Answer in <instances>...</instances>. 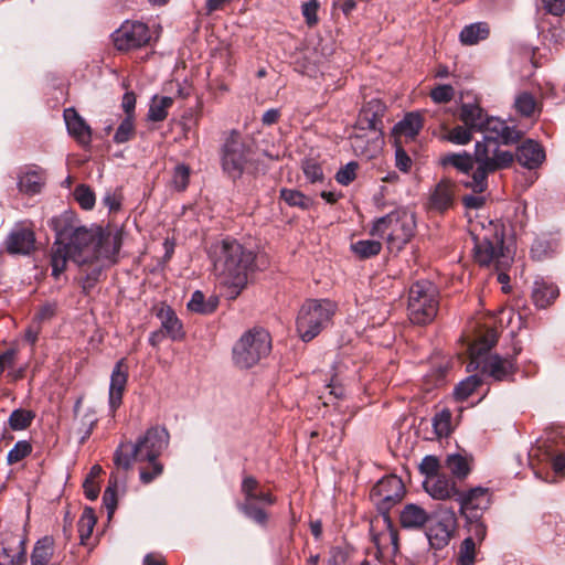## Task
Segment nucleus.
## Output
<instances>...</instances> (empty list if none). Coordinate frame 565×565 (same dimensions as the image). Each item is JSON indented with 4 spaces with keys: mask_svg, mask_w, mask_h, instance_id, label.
<instances>
[{
    "mask_svg": "<svg viewBox=\"0 0 565 565\" xmlns=\"http://www.w3.org/2000/svg\"><path fill=\"white\" fill-rule=\"evenodd\" d=\"M51 226L56 236L51 253L54 278L57 279L64 273L68 259L78 266L95 265L93 275H88L85 279V289L94 284L104 267L117 262L122 243L120 231L77 226L71 214L54 217Z\"/></svg>",
    "mask_w": 565,
    "mask_h": 565,
    "instance_id": "f257e3e1",
    "label": "nucleus"
},
{
    "mask_svg": "<svg viewBox=\"0 0 565 565\" xmlns=\"http://www.w3.org/2000/svg\"><path fill=\"white\" fill-rule=\"evenodd\" d=\"M215 275L226 288V297L235 299L246 287L255 254L235 239L225 238L211 248Z\"/></svg>",
    "mask_w": 565,
    "mask_h": 565,
    "instance_id": "f03ea898",
    "label": "nucleus"
},
{
    "mask_svg": "<svg viewBox=\"0 0 565 565\" xmlns=\"http://www.w3.org/2000/svg\"><path fill=\"white\" fill-rule=\"evenodd\" d=\"M470 233L475 242L473 258L480 266H493L495 270L507 269L512 256L503 247V232L493 221L473 222Z\"/></svg>",
    "mask_w": 565,
    "mask_h": 565,
    "instance_id": "7ed1b4c3",
    "label": "nucleus"
},
{
    "mask_svg": "<svg viewBox=\"0 0 565 565\" xmlns=\"http://www.w3.org/2000/svg\"><path fill=\"white\" fill-rule=\"evenodd\" d=\"M513 160L514 154L502 150L495 138L484 136L481 141L476 142L473 152L476 169L472 171L471 180L465 183L466 188L475 193L484 192L488 189V175L510 167Z\"/></svg>",
    "mask_w": 565,
    "mask_h": 565,
    "instance_id": "20e7f679",
    "label": "nucleus"
},
{
    "mask_svg": "<svg viewBox=\"0 0 565 565\" xmlns=\"http://www.w3.org/2000/svg\"><path fill=\"white\" fill-rule=\"evenodd\" d=\"M169 433L163 426H153L146 430L136 443H121L115 452V463L129 469L134 461H158V457L169 445Z\"/></svg>",
    "mask_w": 565,
    "mask_h": 565,
    "instance_id": "39448f33",
    "label": "nucleus"
},
{
    "mask_svg": "<svg viewBox=\"0 0 565 565\" xmlns=\"http://www.w3.org/2000/svg\"><path fill=\"white\" fill-rule=\"evenodd\" d=\"M495 342L497 334L493 330H488L478 337L468 349L470 362L467 365V371L472 372L481 367L484 374H488L495 381H510L516 372V364L513 358L491 355L483 360V356Z\"/></svg>",
    "mask_w": 565,
    "mask_h": 565,
    "instance_id": "423d86ee",
    "label": "nucleus"
},
{
    "mask_svg": "<svg viewBox=\"0 0 565 565\" xmlns=\"http://www.w3.org/2000/svg\"><path fill=\"white\" fill-rule=\"evenodd\" d=\"M337 311L335 302L329 299H308L300 307L296 328L302 341L315 339L332 320Z\"/></svg>",
    "mask_w": 565,
    "mask_h": 565,
    "instance_id": "0eeeda50",
    "label": "nucleus"
},
{
    "mask_svg": "<svg viewBox=\"0 0 565 565\" xmlns=\"http://www.w3.org/2000/svg\"><path fill=\"white\" fill-rule=\"evenodd\" d=\"M414 230V216L407 211L396 210L376 220L371 234L385 238L391 252H398L411 241Z\"/></svg>",
    "mask_w": 565,
    "mask_h": 565,
    "instance_id": "6e6552de",
    "label": "nucleus"
},
{
    "mask_svg": "<svg viewBox=\"0 0 565 565\" xmlns=\"http://www.w3.org/2000/svg\"><path fill=\"white\" fill-rule=\"evenodd\" d=\"M271 350L269 333L262 329L246 331L234 344L233 362L241 369H249L267 356Z\"/></svg>",
    "mask_w": 565,
    "mask_h": 565,
    "instance_id": "1a4fd4ad",
    "label": "nucleus"
},
{
    "mask_svg": "<svg viewBox=\"0 0 565 565\" xmlns=\"http://www.w3.org/2000/svg\"><path fill=\"white\" fill-rule=\"evenodd\" d=\"M439 306L438 290L427 280L416 281L408 292V316L413 323L426 324L434 320Z\"/></svg>",
    "mask_w": 565,
    "mask_h": 565,
    "instance_id": "9d476101",
    "label": "nucleus"
},
{
    "mask_svg": "<svg viewBox=\"0 0 565 565\" xmlns=\"http://www.w3.org/2000/svg\"><path fill=\"white\" fill-rule=\"evenodd\" d=\"M241 492L244 501L238 504L239 511L255 523L265 526L268 522V514L260 505H273L275 497L269 491H264L259 482L252 476H245L242 481Z\"/></svg>",
    "mask_w": 565,
    "mask_h": 565,
    "instance_id": "9b49d317",
    "label": "nucleus"
},
{
    "mask_svg": "<svg viewBox=\"0 0 565 565\" xmlns=\"http://www.w3.org/2000/svg\"><path fill=\"white\" fill-rule=\"evenodd\" d=\"M249 148L243 141L237 130L226 136L221 149V164L223 171L231 178H239L248 162Z\"/></svg>",
    "mask_w": 565,
    "mask_h": 565,
    "instance_id": "f8f14e48",
    "label": "nucleus"
},
{
    "mask_svg": "<svg viewBox=\"0 0 565 565\" xmlns=\"http://www.w3.org/2000/svg\"><path fill=\"white\" fill-rule=\"evenodd\" d=\"M404 483L396 476L381 479L371 490V499L377 508L379 514H390V510L402 500Z\"/></svg>",
    "mask_w": 565,
    "mask_h": 565,
    "instance_id": "ddd939ff",
    "label": "nucleus"
},
{
    "mask_svg": "<svg viewBox=\"0 0 565 565\" xmlns=\"http://www.w3.org/2000/svg\"><path fill=\"white\" fill-rule=\"evenodd\" d=\"M385 111V106L381 100L374 98L369 100L361 109L354 127L358 131L370 135V140L373 147L383 143L382 139V117Z\"/></svg>",
    "mask_w": 565,
    "mask_h": 565,
    "instance_id": "4468645a",
    "label": "nucleus"
},
{
    "mask_svg": "<svg viewBox=\"0 0 565 565\" xmlns=\"http://www.w3.org/2000/svg\"><path fill=\"white\" fill-rule=\"evenodd\" d=\"M370 533L373 543L380 553L398 552V533L394 527L390 514H377L371 520Z\"/></svg>",
    "mask_w": 565,
    "mask_h": 565,
    "instance_id": "2eb2a0df",
    "label": "nucleus"
},
{
    "mask_svg": "<svg viewBox=\"0 0 565 565\" xmlns=\"http://www.w3.org/2000/svg\"><path fill=\"white\" fill-rule=\"evenodd\" d=\"M149 40V28L139 21H126L113 33L114 45L120 51L141 47Z\"/></svg>",
    "mask_w": 565,
    "mask_h": 565,
    "instance_id": "dca6fc26",
    "label": "nucleus"
},
{
    "mask_svg": "<svg viewBox=\"0 0 565 565\" xmlns=\"http://www.w3.org/2000/svg\"><path fill=\"white\" fill-rule=\"evenodd\" d=\"M457 526V518L451 509L440 510L427 530V539L431 547L441 550L447 546Z\"/></svg>",
    "mask_w": 565,
    "mask_h": 565,
    "instance_id": "f3484780",
    "label": "nucleus"
},
{
    "mask_svg": "<svg viewBox=\"0 0 565 565\" xmlns=\"http://www.w3.org/2000/svg\"><path fill=\"white\" fill-rule=\"evenodd\" d=\"M25 537L14 532H3L0 541V565H24Z\"/></svg>",
    "mask_w": 565,
    "mask_h": 565,
    "instance_id": "a211bd4d",
    "label": "nucleus"
},
{
    "mask_svg": "<svg viewBox=\"0 0 565 565\" xmlns=\"http://www.w3.org/2000/svg\"><path fill=\"white\" fill-rule=\"evenodd\" d=\"M462 514L468 520L479 518L491 503V494L489 489L477 487L469 491L462 492L457 498Z\"/></svg>",
    "mask_w": 565,
    "mask_h": 565,
    "instance_id": "6ab92c4d",
    "label": "nucleus"
},
{
    "mask_svg": "<svg viewBox=\"0 0 565 565\" xmlns=\"http://www.w3.org/2000/svg\"><path fill=\"white\" fill-rule=\"evenodd\" d=\"M35 244V234L32 226L18 223L6 238L4 245L9 254L28 255Z\"/></svg>",
    "mask_w": 565,
    "mask_h": 565,
    "instance_id": "aec40b11",
    "label": "nucleus"
},
{
    "mask_svg": "<svg viewBox=\"0 0 565 565\" xmlns=\"http://www.w3.org/2000/svg\"><path fill=\"white\" fill-rule=\"evenodd\" d=\"M458 185L450 179H441L430 191L428 205L437 212L450 210L456 202Z\"/></svg>",
    "mask_w": 565,
    "mask_h": 565,
    "instance_id": "412c9836",
    "label": "nucleus"
},
{
    "mask_svg": "<svg viewBox=\"0 0 565 565\" xmlns=\"http://www.w3.org/2000/svg\"><path fill=\"white\" fill-rule=\"evenodd\" d=\"M128 381L126 359H120L114 366L109 384V407L115 412L122 402V395Z\"/></svg>",
    "mask_w": 565,
    "mask_h": 565,
    "instance_id": "4be33fe9",
    "label": "nucleus"
},
{
    "mask_svg": "<svg viewBox=\"0 0 565 565\" xmlns=\"http://www.w3.org/2000/svg\"><path fill=\"white\" fill-rule=\"evenodd\" d=\"M64 120L68 134L81 145H88L92 140V130L86 121L78 115L74 108L64 110Z\"/></svg>",
    "mask_w": 565,
    "mask_h": 565,
    "instance_id": "5701e85b",
    "label": "nucleus"
},
{
    "mask_svg": "<svg viewBox=\"0 0 565 565\" xmlns=\"http://www.w3.org/2000/svg\"><path fill=\"white\" fill-rule=\"evenodd\" d=\"M481 131L494 134L495 136L492 137L495 138L497 141L500 139L505 145L518 142L522 138V132L515 127H510L505 121L499 118H489L488 116L482 124Z\"/></svg>",
    "mask_w": 565,
    "mask_h": 565,
    "instance_id": "b1692460",
    "label": "nucleus"
},
{
    "mask_svg": "<svg viewBox=\"0 0 565 565\" xmlns=\"http://www.w3.org/2000/svg\"><path fill=\"white\" fill-rule=\"evenodd\" d=\"M515 158L521 166L535 169L544 161L545 152L536 141L529 139L518 147Z\"/></svg>",
    "mask_w": 565,
    "mask_h": 565,
    "instance_id": "393cba45",
    "label": "nucleus"
},
{
    "mask_svg": "<svg viewBox=\"0 0 565 565\" xmlns=\"http://www.w3.org/2000/svg\"><path fill=\"white\" fill-rule=\"evenodd\" d=\"M424 488L435 500H447L457 493L455 482L439 475L427 477L424 482Z\"/></svg>",
    "mask_w": 565,
    "mask_h": 565,
    "instance_id": "a878e982",
    "label": "nucleus"
},
{
    "mask_svg": "<svg viewBox=\"0 0 565 565\" xmlns=\"http://www.w3.org/2000/svg\"><path fill=\"white\" fill-rule=\"evenodd\" d=\"M429 520L428 512L418 504L408 503L399 513V523L407 530L422 529Z\"/></svg>",
    "mask_w": 565,
    "mask_h": 565,
    "instance_id": "bb28decb",
    "label": "nucleus"
},
{
    "mask_svg": "<svg viewBox=\"0 0 565 565\" xmlns=\"http://www.w3.org/2000/svg\"><path fill=\"white\" fill-rule=\"evenodd\" d=\"M486 118L487 114L478 102L463 103L459 108V119L476 131L482 130Z\"/></svg>",
    "mask_w": 565,
    "mask_h": 565,
    "instance_id": "cd10ccee",
    "label": "nucleus"
},
{
    "mask_svg": "<svg viewBox=\"0 0 565 565\" xmlns=\"http://www.w3.org/2000/svg\"><path fill=\"white\" fill-rule=\"evenodd\" d=\"M558 296V288L544 279H536L532 289V299L536 307L546 308Z\"/></svg>",
    "mask_w": 565,
    "mask_h": 565,
    "instance_id": "c85d7f7f",
    "label": "nucleus"
},
{
    "mask_svg": "<svg viewBox=\"0 0 565 565\" xmlns=\"http://www.w3.org/2000/svg\"><path fill=\"white\" fill-rule=\"evenodd\" d=\"M55 542L52 536L39 539L31 553V565H49L53 558Z\"/></svg>",
    "mask_w": 565,
    "mask_h": 565,
    "instance_id": "c756f323",
    "label": "nucleus"
},
{
    "mask_svg": "<svg viewBox=\"0 0 565 565\" xmlns=\"http://www.w3.org/2000/svg\"><path fill=\"white\" fill-rule=\"evenodd\" d=\"M490 34V28L487 22H476L466 25L459 34V41L463 45H476L486 40Z\"/></svg>",
    "mask_w": 565,
    "mask_h": 565,
    "instance_id": "7c9ffc66",
    "label": "nucleus"
},
{
    "mask_svg": "<svg viewBox=\"0 0 565 565\" xmlns=\"http://www.w3.org/2000/svg\"><path fill=\"white\" fill-rule=\"evenodd\" d=\"M423 128V119L419 114L409 113L394 127V134L406 139H414Z\"/></svg>",
    "mask_w": 565,
    "mask_h": 565,
    "instance_id": "2f4dec72",
    "label": "nucleus"
},
{
    "mask_svg": "<svg viewBox=\"0 0 565 565\" xmlns=\"http://www.w3.org/2000/svg\"><path fill=\"white\" fill-rule=\"evenodd\" d=\"M158 317L161 320V327L166 330L167 334L172 340H180L183 338L182 324L174 311L168 307H161Z\"/></svg>",
    "mask_w": 565,
    "mask_h": 565,
    "instance_id": "473e14b6",
    "label": "nucleus"
},
{
    "mask_svg": "<svg viewBox=\"0 0 565 565\" xmlns=\"http://www.w3.org/2000/svg\"><path fill=\"white\" fill-rule=\"evenodd\" d=\"M125 482L118 475L111 473L108 480V486L103 495V502L108 511L109 518L113 515L117 508V499L119 493H124Z\"/></svg>",
    "mask_w": 565,
    "mask_h": 565,
    "instance_id": "72a5a7b5",
    "label": "nucleus"
},
{
    "mask_svg": "<svg viewBox=\"0 0 565 565\" xmlns=\"http://www.w3.org/2000/svg\"><path fill=\"white\" fill-rule=\"evenodd\" d=\"M45 178L41 170H28L19 178V189L29 195L40 193L44 184Z\"/></svg>",
    "mask_w": 565,
    "mask_h": 565,
    "instance_id": "f704fd0d",
    "label": "nucleus"
},
{
    "mask_svg": "<svg viewBox=\"0 0 565 565\" xmlns=\"http://www.w3.org/2000/svg\"><path fill=\"white\" fill-rule=\"evenodd\" d=\"M515 110L523 117H535L541 114V104L527 92H521L514 99Z\"/></svg>",
    "mask_w": 565,
    "mask_h": 565,
    "instance_id": "c9c22d12",
    "label": "nucleus"
},
{
    "mask_svg": "<svg viewBox=\"0 0 565 565\" xmlns=\"http://www.w3.org/2000/svg\"><path fill=\"white\" fill-rule=\"evenodd\" d=\"M173 105V98L169 96H153L148 110V120L163 121L168 116V110Z\"/></svg>",
    "mask_w": 565,
    "mask_h": 565,
    "instance_id": "e433bc0d",
    "label": "nucleus"
},
{
    "mask_svg": "<svg viewBox=\"0 0 565 565\" xmlns=\"http://www.w3.org/2000/svg\"><path fill=\"white\" fill-rule=\"evenodd\" d=\"M350 139L354 152L361 156H365L367 158L372 157L374 152H376L382 146L380 145L373 147L370 140V135H367V131H358L356 127L353 128V132L350 136Z\"/></svg>",
    "mask_w": 565,
    "mask_h": 565,
    "instance_id": "4c0bfd02",
    "label": "nucleus"
},
{
    "mask_svg": "<svg viewBox=\"0 0 565 565\" xmlns=\"http://www.w3.org/2000/svg\"><path fill=\"white\" fill-rule=\"evenodd\" d=\"M440 164L444 167H454L458 171L468 174L473 170V156L462 152V153H448L440 158Z\"/></svg>",
    "mask_w": 565,
    "mask_h": 565,
    "instance_id": "58836bf2",
    "label": "nucleus"
},
{
    "mask_svg": "<svg viewBox=\"0 0 565 565\" xmlns=\"http://www.w3.org/2000/svg\"><path fill=\"white\" fill-rule=\"evenodd\" d=\"M218 306L217 297H210L205 300L202 291L196 290L192 294L190 301L188 302L189 310L198 313L209 315L216 310Z\"/></svg>",
    "mask_w": 565,
    "mask_h": 565,
    "instance_id": "ea45409f",
    "label": "nucleus"
},
{
    "mask_svg": "<svg viewBox=\"0 0 565 565\" xmlns=\"http://www.w3.org/2000/svg\"><path fill=\"white\" fill-rule=\"evenodd\" d=\"M280 199L291 207L309 210L313 205V200L302 192L295 189H281Z\"/></svg>",
    "mask_w": 565,
    "mask_h": 565,
    "instance_id": "a19ab883",
    "label": "nucleus"
},
{
    "mask_svg": "<svg viewBox=\"0 0 565 565\" xmlns=\"http://www.w3.org/2000/svg\"><path fill=\"white\" fill-rule=\"evenodd\" d=\"M451 412L444 408L433 417V428L438 438L448 437L452 431Z\"/></svg>",
    "mask_w": 565,
    "mask_h": 565,
    "instance_id": "79ce46f5",
    "label": "nucleus"
},
{
    "mask_svg": "<svg viewBox=\"0 0 565 565\" xmlns=\"http://www.w3.org/2000/svg\"><path fill=\"white\" fill-rule=\"evenodd\" d=\"M447 469L457 478L462 479L470 472V465L467 457L459 454L448 455L446 458Z\"/></svg>",
    "mask_w": 565,
    "mask_h": 565,
    "instance_id": "37998d69",
    "label": "nucleus"
},
{
    "mask_svg": "<svg viewBox=\"0 0 565 565\" xmlns=\"http://www.w3.org/2000/svg\"><path fill=\"white\" fill-rule=\"evenodd\" d=\"M95 524L96 516L94 511L90 508H86L77 522V529L82 544H86L87 540H89Z\"/></svg>",
    "mask_w": 565,
    "mask_h": 565,
    "instance_id": "c03bdc74",
    "label": "nucleus"
},
{
    "mask_svg": "<svg viewBox=\"0 0 565 565\" xmlns=\"http://www.w3.org/2000/svg\"><path fill=\"white\" fill-rule=\"evenodd\" d=\"M480 384L481 380L477 375H470L456 385L454 397L458 402H463L473 394Z\"/></svg>",
    "mask_w": 565,
    "mask_h": 565,
    "instance_id": "a18cd8bd",
    "label": "nucleus"
},
{
    "mask_svg": "<svg viewBox=\"0 0 565 565\" xmlns=\"http://www.w3.org/2000/svg\"><path fill=\"white\" fill-rule=\"evenodd\" d=\"M382 245L379 241L361 239L351 245L352 252L360 258H369L381 252Z\"/></svg>",
    "mask_w": 565,
    "mask_h": 565,
    "instance_id": "49530a36",
    "label": "nucleus"
},
{
    "mask_svg": "<svg viewBox=\"0 0 565 565\" xmlns=\"http://www.w3.org/2000/svg\"><path fill=\"white\" fill-rule=\"evenodd\" d=\"M473 131L476 130L463 124V126H455L449 129L444 138L451 143L463 146L472 140Z\"/></svg>",
    "mask_w": 565,
    "mask_h": 565,
    "instance_id": "de8ad7c7",
    "label": "nucleus"
},
{
    "mask_svg": "<svg viewBox=\"0 0 565 565\" xmlns=\"http://www.w3.org/2000/svg\"><path fill=\"white\" fill-rule=\"evenodd\" d=\"M35 415L33 412L19 408L14 409L9 417V426L13 430H23L28 428Z\"/></svg>",
    "mask_w": 565,
    "mask_h": 565,
    "instance_id": "09e8293b",
    "label": "nucleus"
},
{
    "mask_svg": "<svg viewBox=\"0 0 565 565\" xmlns=\"http://www.w3.org/2000/svg\"><path fill=\"white\" fill-rule=\"evenodd\" d=\"M455 95V87L450 84H438L429 93V97L435 104H447L454 99Z\"/></svg>",
    "mask_w": 565,
    "mask_h": 565,
    "instance_id": "8fccbe9b",
    "label": "nucleus"
},
{
    "mask_svg": "<svg viewBox=\"0 0 565 565\" xmlns=\"http://www.w3.org/2000/svg\"><path fill=\"white\" fill-rule=\"evenodd\" d=\"M191 169L186 164H178L172 174L171 184L177 191H184L190 182Z\"/></svg>",
    "mask_w": 565,
    "mask_h": 565,
    "instance_id": "3c124183",
    "label": "nucleus"
},
{
    "mask_svg": "<svg viewBox=\"0 0 565 565\" xmlns=\"http://www.w3.org/2000/svg\"><path fill=\"white\" fill-rule=\"evenodd\" d=\"M476 559V542L472 537H467L462 541L459 554H458V564L459 565H473Z\"/></svg>",
    "mask_w": 565,
    "mask_h": 565,
    "instance_id": "603ef678",
    "label": "nucleus"
},
{
    "mask_svg": "<svg viewBox=\"0 0 565 565\" xmlns=\"http://www.w3.org/2000/svg\"><path fill=\"white\" fill-rule=\"evenodd\" d=\"M135 135V124L134 116H127L118 126L115 135L114 141L116 143L127 142Z\"/></svg>",
    "mask_w": 565,
    "mask_h": 565,
    "instance_id": "864d4df0",
    "label": "nucleus"
},
{
    "mask_svg": "<svg viewBox=\"0 0 565 565\" xmlns=\"http://www.w3.org/2000/svg\"><path fill=\"white\" fill-rule=\"evenodd\" d=\"M32 451V445L28 440H19L8 452L7 461L9 465L17 463L28 457Z\"/></svg>",
    "mask_w": 565,
    "mask_h": 565,
    "instance_id": "5fc2aeb1",
    "label": "nucleus"
},
{
    "mask_svg": "<svg viewBox=\"0 0 565 565\" xmlns=\"http://www.w3.org/2000/svg\"><path fill=\"white\" fill-rule=\"evenodd\" d=\"M97 423V418L94 412L88 411L85 413L81 419L79 427L77 428V433L81 436L79 441L83 444L85 440L89 438L93 433V429Z\"/></svg>",
    "mask_w": 565,
    "mask_h": 565,
    "instance_id": "6e6d98bb",
    "label": "nucleus"
},
{
    "mask_svg": "<svg viewBox=\"0 0 565 565\" xmlns=\"http://www.w3.org/2000/svg\"><path fill=\"white\" fill-rule=\"evenodd\" d=\"M75 200L84 210H90L95 205V194L85 184H81L74 190Z\"/></svg>",
    "mask_w": 565,
    "mask_h": 565,
    "instance_id": "4d7b16f0",
    "label": "nucleus"
},
{
    "mask_svg": "<svg viewBox=\"0 0 565 565\" xmlns=\"http://www.w3.org/2000/svg\"><path fill=\"white\" fill-rule=\"evenodd\" d=\"M555 249V243L545 239H536L531 247V255L534 259L541 260L553 254Z\"/></svg>",
    "mask_w": 565,
    "mask_h": 565,
    "instance_id": "13d9d810",
    "label": "nucleus"
},
{
    "mask_svg": "<svg viewBox=\"0 0 565 565\" xmlns=\"http://www.w3.org/2000/svg\"><path fill=\"white\" fill-rule=\"evenodd\" d=\"M302 171L310 183L322 182L323 171L321 166L313 160H306L302 163Z\"/></svg>",
    "mask_w": 565,
    "mask_h": 565,
    "instance_id": "bf43d9fd",
    "label": "nucleus"
},
{
    "mask_svg": "<svg viewBox=\"0 0 565 565\" xmlns=\"http://www.w3.org/2000/svg\"><path fill=\"white\" fill-rule=\"evenodd\" d=\"M358 163L356 162H349L344 167H342L335 174V180L338 183L342 185L350 184L355 178H356V171H358Z\"/></svg>",
    "mask_w": 565,
    "mask_h": 565,
    "instance_id": "052dcab7",
    "label": "nucleus"
},
{
    "mask_svg": "<svg viewBox=\"0 0 565 565\" xmlns=\"http://www.w3.org/2000/svg\"><path fill=\"white\" fill-rule=\"evenodd\" d=\"M150 463V468H141L140 469V481L143 484H149L156 478H158L163 472V465L159 461H148Z\"/></svg>",
    "mask_w": 565,
    "mask_h": 565,
    "instance_id": "680f3d73",
    "label": "nucleus"
},
{
    "mask_svg": "<svg viewBox=\"0 0 565 565\" xmlns=\"http://www.w3.org/2000/svg\"><path fill=\"white\" fill-rule=\"evenodd\" d=\"M319 3L317 0H310L302 4L301 11L302 15L308 25L312 26L318 22V12Z\"/></svg>",
    "mask_w": 565,
    "mask_h": 565,
    "instance_id": "e2e57ef3",
    "label": "nucleus"
},
{
    "mask_svg": "<svg viewBox=\"0 0 565 565\" xmlns=\"http://www.w3.org/2000/svg\"><path fill=\"white\" fill-rule=\"evenodd\" d=\"M55 312H56L55 303H44L36 311L35 316L33 318V321L42 324V322L52 319L55 316Z\"/></svg>",
    "mask_w": 565,
    "mask_h": 565,
    "instance_id": "0e129e2a",
    "label": "nucleus"
},
{
    "mask_svg": "<svg viewBox=\"0 0 565 565\" xmlns=\"http://www.w3.org/2000/svg\"><path fill=\"white\" fill-rule=\"evenodd\" d=\"M395 164L401 171L405 173L408 172L412 168V159L401 147H398L395 151Z\"/></svg>",
    "mask_w": 565,
    "mask_h": 565,
    "instance_id": "69168bd1",
    "label": "nucleus"
},
{
    "mask_svg": "<svg viewBox=\"0 0 565 565\" xmlns=\"http://www.w3.org/2000/svg\"><path fill=\"white\" fill-rule=\"evenodd\" d=\"M544 10L553 15L565 13V0H541Z\"/></svg>",
    "mask_w": 565,
    "mask_h": 565,
    "instance_id": "338daca9",
    "label": "nucleus"
},
{
    "mask_svg": "<svg viewBox=\"0 0 565 565\" xmlns=\"http://www.w3.org/2000/svg\"><path fill=\"white\" fill-rule=\"evenodd\" d=\"M349 555L341 548H332L327 565H347Z\"/></svg>",
    "mask_w": 565,
    "mask_h": 565,
    "instance_id": "774afa93",
    "label": "nucleus"
}]
</instances>
